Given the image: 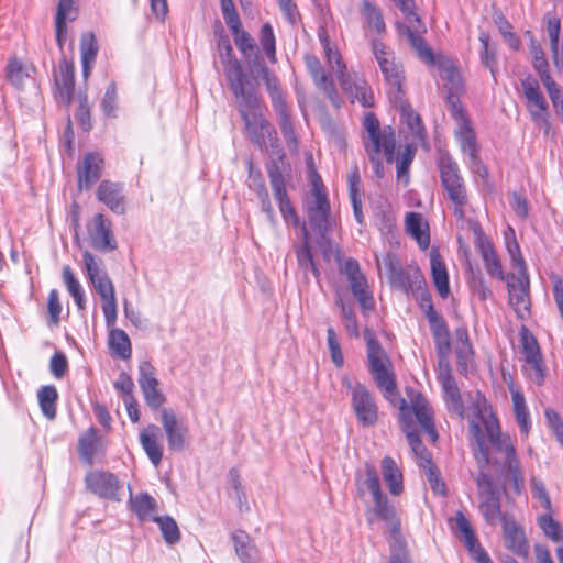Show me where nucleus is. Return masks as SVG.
Masks as SVG:
<instances>
[{
	"mask_svg": "<svg viewBox=\"0 0 563 563\" xmlns=\"http://www.w3.org/2000/svg\"><path fill=\"white\" fill-rule=\"evenodd\" d=\"M87 488L100 498L120 501L119 492L123 485L119 478L111 472L92 471L85 476Z\"/></svg>",
	"mask_w": 563,
	"mask_h": 563,
	"instance_id": "obj_19",
	"label": "nucleus"
},
{
	"mask_svg": "<svg viewBox=\"0 0 563 563\" xmlns=\"http://www.w3.org/2000/svg\"><path fill=\"white\" fill-rule=\"evenodd\" d=\"M366 343L367 369L376 386L385 397L397 391L396 376L390 356L383 347L372 329L366 328L363 332Z\"/></svg>",
	"mask_w": 563,
	"mask_h": 563,
	"instance_id": "obj_4",
	"label": "nucleus"
},
{
	"mask_svg": "<svg viewBox=\"0 0 563 563\" xmlns=\"http://www.w3.org/2000/svg\"><path fill=\"white\" fill-rule=\"evenodd\" d=\"M75 118L84 131L88 132L91 130V114L86 95L79 96V104L75 113Z\"/></svg>",
	"mask_w": 563,
	"mask_h": 563,
	"instance_id": "obj_64",
	"label": "nucleus"
},
{
	"mask_svg": "<svg viewBox=\"0 0 563 563\" xmlns=\"http://www.w3.org/2000/svg\"><path fill=\"white\" fill-rule=\"evenodd\" d=\"M277 114L278 124L280 131L288 144H297V137L294 129V124L288 111L287 103L277 108H273Z\"/></svg>",
	"mask_w": 563,
	"mask_h": 563,
	"instance_id": "obj_52",
	"label": "nucleus"
},
{
	"mask_svg": "<svg viewBox=\"0 0 563 563\" xmlns=\"http://www.w3.org/2000/svg\"><path fill=\"white\" fill-rule=\"evenodd\" d=\"M372 51L386 82L389 85V98L393 102H397V99H400V95H404L402 67L400 64L396 63L394 52L390 51L382 41L373 40Z\"/></svg>",
	"mask_w": 563,
	"mask_h": 563,
	"instance_id": "obj_8",
	"label": "nucleus"
},
{
	"mask_svg": "<svg viewBox=\"0 0 563 563\" xmlns=\"http://www.w3.org/2000/svg\"><path fill=\"white\" fill-rule=\"evenodd\" d=\"M437 166L440 173L441 185L448 199L453 205V213L457 219L462 220L465 217L468 195L459 165L448 153H441L437 161Z\"/></svg>",
	"mask_w": 563,
	"mask_h": 563,
	"instance_id": "obj_5",
	"label": "nucleus"
},
{
	"mask_svg": "<svg viewBox=\"0 0 563 563\" xmlns=\"http://www.w3.org/2000/svg\"><path fill=\"white\" fill-rule=\"evenodd\" d=\"M217 46L230 90L234 91L252 85L243 73L240 60L234 55L229 37L227 35H220Z\"/></svg>",
	"mask_w": 563,
	"mask_h": 563,
	"instance_id": "obj_16",
	"label": "nucleus"
},
{
	"mask_svg": "<svg viewBox=\"0 0 563 563\" xmlns=\"http://www.w3.org/2000/svg\"><path fill=\"white\" fill-rule=\"evenodd\" d=\"M93 249L100 252H111L117 249V242L112 235L110 223L103 214L98 213L93 218V228L89 232Z\"/></svg>",
	"mask_w": 563,
	"mask_h": 563,
	"instance_id": "obj_27",
	"label": "nucleus"
},
{
	"mask_svg": "<svg viewBox=\"0 0 563 563\" xmlns=\"http://www.w3.org/2000/svg\"><path fill=\"white\" fill-rule=\"evenodd\" d=\"M470 431L476 443L474 456L481 468L489 464L501 468L518 460L510 437L501 433L494 413L486 416L479 412L476 420L470 422Z\"/></svg>",
	"mask_w": 563,
	"mask_h": 563,
	"instance_id": "obj_1",
	"label": "nucleus"
},
{
	"mask_svg": "<svg viewBox=\"0 0 563 563\" xmlns=\"http://www.w3.org/2000/svg\"><path fill=\"white\" fill-rule=\"evenodd\" d=\"M305 208L311 229L325 240L334 221L323 183L316 172L312 174V188L305 199Z\"/></svg>",
	"mask_w": 563,
	"mask_h": 563,
	"instance_id": "obj_6",
	"label": "nucleus"
},
{
	"mask_svg": "<svg viewBox=\"0 0 563 563\" xmlns=\"http://www.w3.org/2000/svg\"><path fill=\"white\" fill-rule=\"evenodd\" d=\"M373 511L375 516L387 523L389 527V532L394 537V543L391 544V554L393 555L398 552L400 549L406 553V563H409V555L406 549L405 543L400 539V520L396 514V509L393 504L388 500L387 496L382 492L377 496L373 497Z\"/></svg>",
	"mask_w": 563,
	"mask_h": 563,
	"instance_id": "obj_17",
	"label": "nucleus"
},
{
	"mask_svg": "<svg viewBox=\"0 0 563 563\" xmlns=\"http://www.w3.org/2000/svg\"><path fill=\"white\" fill-rule=\"evenodd\" d=\"M260 43L271 63H276V40L273 27L269 23L262 25L260 31Z\"/></svg>",
	"mask_w": 563,
	"mask_h": 563,
	"instance_id": "obj_56",
	"label": "nucleus"
},
{
	"mask_svg": "<svg viewBox=\"0 0 563 563\" xmlns=\"http://www.w3.org/2000/svg\"><path fill=\"white\" fill-rule=\"evenodd\" d=\"M406 230L418 243L421 250L430 246L429 225L418 212H409L406 217Z\"/></svg>",
	"mask_w": 563,
	"mask_h": 563,
	"instance_id": "obj_39",
	"label": "nucleus"
},
{
	"mask_svg": "<svg viewBox=\"0 0 563 563\" xmlns=\"http://www.w3.org/2000/svg\"><path fill=\"white\" fill-rule=\"evenodd\" d=\"M110 347L123 360L131 356L132 349L128 334L121 329H112L109 334Z\"/></svg>",
	"mask_w": 563,
	"mask_h": 563,
	"instance_id": "obj_50",
	"label": "nucleus"
},
{
	"mask_svg": "<svg viewBox=\"0 0 563 563\" xmlns=\"http://www.w3.org/2000/svg\"><path fill=\"white\" fill-rule=\"evenodd\" d=\"M97 197L115 213L121 214L124 212V196L121 185L103 180L98 187Z\"/></svg>",
	"mask_w": 563,
	"mask_h": 563,
	"instance_id": "obj_33",
	"label": "nucleus"
},
{
	"mask_svg": "<svg viewBox=\"0 0 563 563\" xmlns=\"http://www.w3.org/2000/svg\"><path fill=\"white\" fill-rule=\"evenodd\" d=\"M431 276L433 284L442 298L450 294L449 275L444 262L437 249L430 252Z\"/></svg>",
	"mask_w": 563,
	"mask_h": 563,
	"instance_id": "obj_37",
	"label": "nucleus"
},
{
	"mask_svg": "<svg viewBox=\"0 0 563 563\" xmlns=\"http://www.w3.org/2000/svg\"><path fill=\"white\" fill-rule=\"evenodd\" d=\"M452 521L454 522L452 528L460 533V540L464 543L465 548L473 555L476 562L493 563L485 549L479 544L478 539L464 514L462 511H457Z\"/></svg>",
	"mask_w": 563,
	"mask_h": 563,
	"instance_id": "obj_22",
	"label": "nucleus"
},
{
	"mask_svg": "<svg viewBox=\"0 0 563 563\" xmlns=\"http://www.w3.org/2000/svg\"><path fill=\"white\" fill-rule=\"evenodd\" d=\"M34 66L23 62L16 56H11L5 66V79L15 89H22L25 82L31 78Z\"/></svg>",
	"mask_w": 563,
	"mask_h": 563,
	"instance_id": "obj_32",
	"label": "nucleus"
},
{
	"mask_svg": "<svg viewBox=\"0 0 563 563\" xmlns=\"http://www.w3.org/2000/svg\"><path fill=\"white\" fill-rule=\"evenodd\" d=\"M520 338L525 361L530 371V378L540 386L544 382L545 367L538 341L526 327H522Z\"/></svg>",
	"mask_w": 563,
	"mask_h": 563,
	"instance_id": "obj_20",
	"label": "nucleus"
},
{
	"mask_svg": "<svg viewBox=\"0 0 563 563\" xmlns=\"http://www.w3.org/2000/svg\"><path fill=\"white\" fill-rule=\"evenodd\" d=\"M509 302L520 319H525L530 311L529 280L527 276L516 279V283H508Z\"/></svg>",
	"mask_w": 563,
	"mask_h": 563,
	"instance_id": "obj_29",
	"label": "nucleus"
},
{
	"mask_svg": "<svg viewBox=\"0 0 563 563\" xmlns=\"http://www.w3.org/2000/svg\"><path fill=\"white\" fill-rule=\"evenodd\" d=\"M38 405L42 413L48 419L53 420L56 417V402L58 393L55 386L46 385L37 391Z\"/></svg>",
	"mask_w": 563,
	"mask_h": 563,
	"instance_id": "obj_47",
	"label": "nucleus"
},
{
	"mask_svg": "<svg viewBox=\"0 0 563 563\" xmlns=\"http://www.w3.org/2000/svg\"><path fill=\"white\" fill-rule=\"evenodd\" d=\"M330 63L335 60L338 65L336 77L341 88L351 98V102L357 100L363 107L371 108L374 106V96L367 82L356 74L352 76L346 71V66L341 62L338 52L327 51Z\"/></svg>",
	"mask_w": 563,
	"mask_h": 563,
	"instance_id": "obj_9",
	"label": "nucleus"
},
{
	"mask_svg": "<svg viewBox=\"0 0 563 563\" xmlns=\"http://www.w3.org/2000/svg\"><path fill=\"white\" fill-rule=\"evenodd\" d=\"M97 294L100 296L102 301L111 300L115 298L114 286L107 273H102L101 277L91 282Z\"/></svg>",
	"mask_w": 563,
	"mask_h": 563,
	"instance_id": "obj_63",
	"label": "nucleus"
},
{
	"mask_svg": "<svg viewBox=\"0 0 563 563\" xmlns=\"http://www.w3.org/2000/svg\"><path fill=\"white\" fill-rule=\"evenodd\" d=\"M302 242L295 247L298 266L307 274L309 271L314 277H319L320 273L316 266L311 249L309 245V232L305 223L301 224Z\"/></svg>",
	"mask_w": 563,
	"mask_h": 563,
	"instance_id": "obj_41",
	"label": "nucleus"
},
{
	"mask_svg": "<svg viewBox=\"0 0 563 563\" xmlns=\"http://www.w3.org/2000/svg\"><path fill=\"white\" fill-rule=\"evenodd\" d=\"M521 86L526 98V108L532 122L548 135L551 131L550 112L539 82L532 77H527L521 81Z\"/></svg>",
	"mask_w": 563,
	"mask_h": 563,
	"instance_id": "obj_11",
	"label": "nucleus"
},
{
	"mask_svg": "<svg viewBox=\"0 0 563 563\" xmlns=\"http://www.w3.org/2000/svg\"><path fill=\"white\" fill-rule=\"evenodd\" d=\"M232 35L234 43L242 55L246 58L251 57L252 54L256 51V44L252 36L243 29L232 33Z\"/></svg>",
	"mask_w": 563,
	"mask_h": 563,
	"instance_id": "obj_61",
	"label": "nucleus"
},
{
	"mask_svg": "<svg viewBox=\"0 0 563 563\" xmlns=\"http://www.w3.org/2000/svg\"><path fill=\"white\" fill-rule=\"evenodd\" d=\"M335 305L340 307L344 328L350 336L358 338V324L351 303L345 302L340 295L335 298Z\"/></svg>",
	"mask_w": 563,
	"mask_h": 563,
	"instance_id": "obj_51",
	"label": "nucleus"
},
{
	"mask_svg": "<svg viewBox=\"0 0 563 563\" xmlns=\"http://www.w3.org/2000/svg\"><path fill=\"white\" fill-rule=\"evenodd\" d=\"M103 159L97 153H88L78 165V187L90 189L101 177Z\"/></svg>",
	"mask_w": 563,
	"mask_h": 563,
	"instance_id": "obj_26",
	"label": "nucleus"
},
{
	"mask_svg": "<svg viewBox=\"0 0 563 563\" xmlns=\"http://www.w3.org/2000/svg\"><path fill=\"white\" fill-rule=\"evenodd\" d=\"M139 385L146 405L151 409H158L166 401L164 394L159 390V382L156 378L155 367L148 361H143L139 366Z\"/></svg>",
	"mask_w": 563,
	"mask_h": 563,
	"instance_id": "obj_21",
	"label": "nucleus"
},
{
	"mask_svg": "<svg viewBox=\"0 0 563 563\" xmlns=\"http://www.w3.org/2000/svg\"><path fill=\"white\" fill-rule=\"evenodd\" d=\"M267 174L274 196H280L283 190H286V184L280 166L276 161L267 164Z\"/></svg>",
	"mask_w": 563,
	"mask_h": 563,
	"instance_id": "obj_59",
	"label": "nucleus"
},
{
	"mask_svg": "<svg viewBox=\"0 0 563 563\" xmlns=\"http://www.w3.org/2000/svg\"><path fill=\"white\" fill-rule=\"evenodd\" d=\"M399 411L400 428L405 432L408 444L415 456L420 460L421 466L423 467L431 464V454L423 445L413 423V417H416L421 428L429 435L430 441L434 443L438 440L439 435L434 427L432 411L428 400L421 394H417L411 398L410 405H408L405 399H401Z\"/></svg>",
	"mask_w": 563,
	"mask_h": 563,
	"instance_id": "obj_2",
	"label": "nucleus"
},
{
	"mask_svg": "<svg viewBox=\"0 0 563 563\" xmlns=\"http://www.w3.org/2000/svg\"><path fill=\"white\" fill-rule=\"evenodd\" d=\"M99 445V438L97 429L89 428L78 440V454L79 457L88 465L92 466L95 463V455Z\"/></svg>",
	"mask_w": 563,
	"mask_h": 563,
	"instance_id": "obj_44",
	"label": "nucleus"
},
{
	"mask_svg": "<svg viewBox=\"0 0 563 563\" xmlns=\"http://www.w3.org/2000/svg\"><path fill=\"white\" fill-rule=\"evenodd\" d=\"M57 89V99L66 107H69L73 101L75 90V71L74 66L63 60L59 64V77L55 79Z\"/></svg>",
	"mask_w": 563,
	"mask_h": 563,
	"instance_id": "obj_31",
	"label": "nucleus"
},
{
	"mask_svg": "<svg viewBox=\"0 0 563 563\" xmlns=\"http://www.w3.org/2000/svg\"><path fill=\"white\" fill-rule=\"evenodd\" d=\"M236 556L242 563H256L260 561V551L253 539L243 530H235L231 534Z\"/></svg>",
	"mask_w": 563,
	"mask_h": 563,
	"instance_id": "obj_34",
	"label": "nucleus"
},
{
	"mask_svg": "<svg viewBox=\"0 0 563 563\" xmlns=\"http://www.w3.org/2000/svg\"><path fill=\"white\" fill-rule=\"evenodd\" d=\"M98 47L92 33L84 34L80 41L81 64L93 63Z\"/></svg>",
	"mask_w": 563,
	"mask_h": 563,
	"instance_id": "obj_62",
	"label": "nucleus"
},
{
	"mask_svg": "<svg viewBox=\"0 0 563 563\" xmlns=\"http://www.w3.org/2000/svg\"><path fill=\"white\" fill-rule=\"evenodd\" d=\"M481 42V62L487 67L492 75L495 77L496 68H497V58L495 51L489 48V35L485 32L479 34Z\"/></svg>",
	"mask_w": 563,
	"mask_h": 563,
	"instance_id": "obj_57",
	"label": "nucleus"
},
{
	"mask_svg": "<svg viewBox=\"0 0 563 563\" xmlns=\"http://www.w3.org/2000/svg\"><path fill=\"white\" fill-rule=\"evenodd\" d=\"M389 284L393 288L409 292L415 289H420L424 284V278L421 271L416 267L410 271L401 268L388 278Z\"/></svg>",
	"mask_w": 563,
	"mask_h": 563,
	"instance_id": "obj_35",
	"label": "nucleus"
},
{
	"mask_svg": "<svg viewBox=\"0 0 563 563\" xmlns=\"http://www.w3.org/2000/svg\"><path fill=\"white\" fill-rule=\"evenodd\" d=\"M238 111L244 122L246 136L258 147L277 141V132L264 115V106L255 86L249 85L232 91Z\"/></svg>",
	"mask_w": 563,
	"mask_h": 563,
	"instance_id": "obj_3",
	"label": "nucleus"
},
{
	"mask_svg": "<svg viewBox=\"0 0 563 563\" xmlns=\"http://www.w3.org/2000/svg\"><path fill=\"white\" fill-rule=\"evenodd\" d=\"M382 474L390 494L399 496L404 490L402 473L393 457L385 456L382 460Z\"/></svg>",
	"mask_w": 563,
	"mask_h": 563,
	"instance_id": "obj_42",
	"label": "nucleus"
},
{
	"mask_svg": "<svg viewBox=\"0 0 563 563\" xmlns=\"http://www.w3.org/2000/svg\"><path fill=\"white\" fill-rule=\"evenodd\" d=\"M510 393L516 422L519 427L520 433L523 437H528L531 429V419L526 404V398L520 390L512 387L510 388Z\"/></svg>",
	"mask_w": 563,
	"mask_h": 563,
	"instance_id": "obj_40",
	"label": "nucleus"
},
{
	"mask_svg": "<svg viewBox=\"0 0 563 563\" xmlns=\"http://www.w3.org/2000/svg\"><path fill=\"white\" fill-rule=\"evenodd\" d=\"M444 71L446 79L450 82L446 103L449 106L451 115L454 118V120H456L457 124H462L464 121H470L459 98V95L463 89L462 80L459 73L451 64L444 68Z\"/></svg>",
	"mask_w": 563,
	"mask_h": 563,
	"instance_id": "obj_25",
	"label": "nucleus"
},
{
	"mask_svg": "<svg viewBox=\"0 0 563 563\" xmlns=\"http://www.w3.org/2000/svg\"><path fill=\"white\" fill-rule=\"evenodd\" d=\"M161 422L170 451L183 452L189 446V428L177 419L173 409H162Z\"/></svg>",
	"mask_w": 563,
	"mask_h": 563,
	"instance_id": "obj_18",
	"label": "nucleus"
},
{
	"mask_svg": "<svg viewBox=\"0 0 563 563\" xmlns=\"http://www.w3.org/2000/svg\"><path fill=\"white\" fill-rule=\"evenodd\" d=\"M396 26L398 33L407 37L411 47L423 63L427 65H439L443 69L448 67L444 58L442 56L437 57L431 47L426 43L423 34L427 32V27L420 18H415V21L408 24L398 22Z\"/></svg>",
	"mask_w": 563,
	"mask_h": 563,
	"instance_id": "obj_14",
	"label": "nucleus"
},
{
	"mask_svg": "<svg viewBox=\"0 0 563 563\" xmlns=\"http://www.w3.org/2000/svg\"><path fill=\"white\" fill-rule=\"evenodd\" d=\"M440 380L444 391V399L449 404V409L463 418L465 407L455 378L450 372H446L441 375Z\"/></svg>",
	"mask_w": 563,
	"mask_h": 563,
	"instance_id": "obj_38",
	"label": "nucleus"
},
{
	"mask_svg": "<svg viewBox=\"0 0 563 563\" xmlns=\"http://www.w3.org/2000/svg\"><path fill=\"white\" fill-rule=\"evenodd\" d=\"M167 544H175L180 540V531L176 521L170 516L153 517Z\"/></svg>",
	"mask_w": 563,
	"mask_h": 563,
	"instance_id": "obj_53",
	"label": "nucleus"
},
{
	"mask_svg": "<svg viewBox=\"0 0 563 563\" xmlns=\"http://www.w3.org/2000/svg\"><path fill=\"white\" fill-rule=\"evenodd\" d=\"M305 62L317 88L325 95L333 107L339 109L341 107V99L338 90L331 77L324 71L318 57L307 55Z\"/></svg>",
	"mask_w": 563,
	"mask_h": 563,
	"instance_id": "obj_24",
	"label": "nucleus"
},
{
	"mask_svg": "<svg viewBox=\"0 0 563 563\" xmlns=\"http://www.w3.org/2000/svg\"><path fill=\"white\" fill-rule=\"evenodd\" d=\"M404 95H400V99L397 102H393L400 112L402 120L407 123L409 130L417 136H421L424 132L420 115L413 111L411 106L402 99Z\"/></svg>",
	"mask_w": 563,
	"mask_h": 563,
	"instance_id": "obj_48",
	"label": "nucleus"
},
{
	"mask_svg": "<svg viewBox=\"0 0 563 563\" xmlns=\"http://www.w3.org/2000/svg\"><path fill=\"white\" fill-rule=\"evenodd\" d=\"M330 63L335 60L338 65L336 77L341 88L351 98V102L357 100L363 107L371 108L374 106V96L367 82L356 74L352 76L346 71V66L341 62L338 52L327 51Z\"/></svg>",
	"mask_w": 563,
	"mask_h": 563,
	"instance_id": "obj_10",
	"label": "nucleus"
},
{
	"mask_svg": "<svg viewBox=\"0 0 563 563\" xmlns=\"http://www.w3.org/2000/svg\"><path fill=\"white\" fill-rule=\"evenodd\" d=\"M454 133L463 153L467 156L477 153L476 135L470 121H464L462 124H457Z\"/></svg>",
	"mask_w": 563,
	"mask_h": 563,
	"instance_id": "obj_49",
	"label": "nucleus"
},
{
	"mask_svg": "<svg viewBox=\"0 0 563 563\" xmlns=\"http://www.w3.org/2000/svg\"><path fill=\"white\" fill-rule=\"evenodd\" d=\"M255 190L261 202L262 211L266 214L268 222L272 225H275L277 220L275 217L274 208L271 203L268 191L261 176L258 177V183L256 184Z\"/></svg>",
	"mask_w": 563,
	"mask_h": 563,
	"instance_id": "obj_58",
	"label": "nucleus"
},
{
	"mask_svg": "<svg viewBox=\"0 0 563 563\" xmlns=\"http://www.w3.org/2000/svg\"><path fill=\"white\" fill-rule=\"evenodd\" d=\"M159 429L156 424H148L140 433V443L148 460L154 466H158L163 457V449L157 442Z\"/></svg>",
	"mask_w": 563,
	"mask_h": 563,
	"instance_id": "obj_36",
	"label": "nucleus"
},
{
	"mask_svg": "<svg viewBox=\"0 0 563 563\" xmlns=\"http://www.w3.org/2000/svg\"><path fill=\"white\" fill-rule=\"evenodd\" d=\"M356 495L363 499L366 493H371L372 498L380 494L382 486L378 472L374 465L365 463L363 470H358L355 474Z\"/></svg>",
	"mask_w": 563,
	"mask_h": 563,
	"instance_id": "obj_30",
	"label": "nucleus"
},
{
	"mask_svg": "<svg viewBox=\"0 0 563 563\" xmlns=\"http://www.w3.org/2000/svg\"><path fill=\"white\" fill-rule=\"evenodd\" d=\"M501 525L506 548L514 554L526 558L529 553V547L523 530L511 517L504 520Z\"/></svg>",
	"mask_w": 563,
	"mask_h": 563,
	"instance_id": "obj_28",
	"label": "nucleus"
},
{
	"mask_svg": "<svg viewBox=\"0 0 563 563\" xmlns=\"http://www.w3.org/2000/svg\"><path fill=\"white\" fill-rule=\"evenodd\" d=\"M360 11L365 25L369 30L375 31L378 34L385 33L386 24L384 22L383 13L378 7L368 0H363Z\"/></svg>",
	"mask_w": 563,
	"mask_h": 563,
	"instance_id": "obj_46",
	"label": "nucleus"
},
{
	"mask_svg": "<svg viewBox=\"0 0 563 563\" xmlns=\"http://www.w3.org/2000/svg\"><path fill=\"white\" fill-rule=\"evenodd\" d=\"M343 384L351 391V405L357 422L364 428L375 426L378 420V407L366 386L361 383L353 385L347 378L343 379Z\"/></svg>",
	"mask_w": 563,
	"mask_h": 563,
	"instance_id": "obj_13",
	"label": "nucleus"
},
{
	"mask_svg": "<svg viewBox=\"0 0 563 563\" xmlns=\"http://www.w3.org/2000/svg\"><path fill=\"white\" fill-rule=\"evenodd\" d=\"M420 306L424 310L433 338L449 333L446 321L435 311L429 294H422Z\"/></svg>",
	"mask_w": 563,
	"mask_h": 563,
	"instance_id": "obj_43",
	"label": "nucleus"
},
{
	"mask_svg": "<svg viewBox=\"0 0 563 563\" xmlns=\"http://www.w3.org/2000/svg\"><path fill=\"white\" fill-rule=\"evenodd\" d=\"M474 235H475V239H474L475 247L477 249V251L483 260L484 267H485L487 274L493 278H496L498 280H504L505 274H504V269L501 266V262H500L499 257L497 256V254L493 247V244L489 242V240L483 232L479 224H476L474 227Z\"/></svg>",
	"mask_w": 563,
	"mask_h": 563,
	"instance_id": "obj_23",
	"label": "nucleus"
},
{
	"mask_svg": "<svg viewBox=\"0 0 563 563\" xmlns=\"http://www.w3.org/2000/svg\"><path fill=\"white\" fill-rule=\"evenodd\" d=\"M278 202L279 211L286 222L291 221L295 227L300 225L299 217L292 207L287 194V189L283 190L280 196H274Z\"/></svg>",
	"mask_w": 563,
	"mask_h": 563,
	"instance_id": "obj_60",
	"label": "nucleus"
},
{
	"mask_svg": "<svg viewBox=\"0 0 563 563\" xmlns=\"http://www.w3.org/2000/svg\"><path fill=\"white\" fill-rule=\"evenodd\" d=\"M538 523L543 533L553 542L563 544V527L552 518L551 514H544L538 518Z\"/></svg>",
	"mask_w": 563,
	"mask_h": 563,
	"instance_id": "obj_54",
	"label": "nucleus"
},
{
	"mask_svg": "<svg viewBox=\"0 0 563 563\" xmlns=\"http://www.w3.org/2000/svg\"><path fill=\"white\" fill-rule=\"evenodd\" d=\"M129 504L131 510L140 520L152 519L153 512L157 509L156 500L147 493H141L136 496L130 495Z\"/></svg>",
	"mask_w": 563,
	"mask_h": 563,
	"instance_id": "obj_45",
	"label": "nucleus"
},
{
	"mask_svg": "<svg viewBox=\"0 0 563 563\" xmlns=\"http://www.w3.org/2000/svg\"><path fill=\"white\" fill-rule=\"evenodd\" d=\"M475 482L478 488V508L485 522L496 526L497 522L506 520L509 516L501 511L500 490L492 476L487 472L481 471Z\"/></svg>",
	"mask_w": 563,
	"mask_h": 563,
	"instance_id": "obj_7",
	"label": "nucleus"
},
{
	"mask_svg": "<svg viewBox=\"0 0 563 563\" xmlns=\"http://www.w3.org/2000/svg\"><path fill=\"white\" fill-rule=\"evenodd\" d=\"M340 273L346 276L351 291L366 313L375 307L372 291L368 290L366 276L361 271L358 262L352 257L345 260L340 266Z\"/></svg>",
	"mask_w": 563,
	"mask_h": 563,
	"instance_id": "obj_15",
	"label": "nucleus"
},
{
	"mask_svg": "<svg viewBox=\"0 0 563 563\" xmlns=\"http://www.w3.org/2000/svg\"><path fill=\"white\" fill-rule=\"evenodd\" d=\"M261 77L265 82L273 108H277L283 104H286V100H285L283 91L279 87V82H278L276 75L272 70H269V71H265V74L262 75Z\"/></svg>",
	"mask_w": 563,
	"mask_h": 563,
	"instance_id": "obj_55",
	"label": "nucleus"
},
{
	"mask_svg": "<svg viewBox=\"0 0 563 563\" xmlns=\"http://www.w3.org/2000/svg\"><path fill=\"white\" fill-rule=\"evenodd\" d=\"M363 126L367 133L368 142L365 143L367 153L384 152L386 161L391 163L395 153V131L391 126L380 129L379 121L376 115L368 112L364 117Z\"/></svg>",
	"mask_w": 563,
	"mask_h": 563,
	"instance_id": "obj_12",
	"label": "nucleus"
}]
</instances>
